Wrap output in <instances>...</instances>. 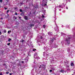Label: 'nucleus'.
Segmentation results:
<instances>
[{"instance_id":"680f3d73","label":"nucleus","mask_w":75,"mask_h":75,"mask_svg":"<svg viewBox=\"0 0 75 75\" xmlns=\"http://www.w3.org/2000/svg\"><path fill=\"white\" fill-rule=\"evenodd\" d=\"M39 68H40L41 67H39Z\"/></svg>"},{"instance_id":"864d4df0","label":"nucleus","mask_w":75,"mask_h":75,"mask_svg":"<svg viewBox=\"0 0 75 75\" xmlns=\"http://www.w3.org/2000/svg\"><path fill=\"white\" fill-rule=\"evenodd\" d=\"M28 56H30V55L29 54H28Z\"/></svg>"},{"instance_id":"ea45409f","label":"nucleus","mask_w":75,"mask_h":75,"mask_svg":"<svg viewBox=\"0 0 75 75\" xmlns=\"http://www.w3.org/2000/svg\"><path fill=\"white\" fill-rule=\"evenodd\" d=\"M1 20H3V18H1Z\"/></svg>"},{"instance_id":"603ef678","label":"nucleus","mask_w":75,"mask_h":75,"mask_svg":"<svg viewBox=\"0 0 75 75\" xmlns=\"http://www.w3.org/2000/svg\"><path fill=\"white\" fill-rule=\"evenodd\" d=\"M56 35H55L54 36H56Z\"/></svg>"},{"instance_id":"c756f323","label":"nucleus","mask_w":75,"mask_h":75,"mask_svg":"<svg viewBox=\"0 0 75 75\" xmlns=\"http://www.w3.org/2000/svg\"><path fill=\"white\" fill-rule=\"evenodd\" d=\"M6 74H9V71H7V72H6Z\"/></svg>"},{"instance_id":"6ab92c4d","label":"nucleus","mask_w":75,"mask_h":75,"mask_svg":"<svg viewBox=\"0 0 75 75\" xmlns=\"http://www.w3.org/2000/svg\"><path fill=\"white\" fill-rule=\"evenodd\" d=\"M4 33H6V30H4Z\"/></svg>"},{"instance_id":"0eeeda50","label":"nucleus","mask_w":75,"mask_h":75,"mask_svg":"<svg viewBox=\"0 0 75 75\" xmlns=\"http://www.w3.org/2000/svg\"><path fill=\"white\" fill-rule=\"evenodd\" d=\"M37 56H38L37 53H35L34 55V58H36V57H37Z\"/></svg>"},{"instance_id":"e433bc0d","label":"nucleus","mask_w":75,"mask_h":75,"mask_svg":"<svg viewBox=\"0 0 75 75\" xmlns=\"http://www.w3.org/2000/svg\"><path fill=\"white\" fill-rule=\"evenodd\" d=\"M59 7H61V5H59Z\"/></svg>"},{"instance_id":"c9c22d12","label":"nucleus","mask_w":75,"mask_h":75,"mask_svg":"<svg viewBox=\"0 0 75 75\" xmlns=\"http://www.w3.org/2000/svg\"><path fill=\"white\" fill-rule=\"evenodd\" d=\"M3 66H6V64H3Z\"/></svg>"},{"instance_id":"052dcab7","label":"nucleus","mask_w":75,"mask_h":75,"mask_svg":"<svg viewBox=\"0 0 75 75\" xmlns=\"http://www.w3.org/2000/svg\"><path fill=\"white\" fill-rule=\"evenodd\" d=\"M67 67H69V66H67Z\"/></svg>"},{"instance_id":"37998d69","label":"nucleus","mask_w":75,"mask_h":75,"mask_svg":"<svg viewBox=\"0 0 75 75\" xmlns=\"http://www.w3.org/2000/svg\"><path fill=\"white\" fill-rule=\"evenodd\" d=\"M15 15H17V13H16Z\"/></svg>"},{"instance_id":"4d7b16f0","label":"nucleus","mask_w":75,"mask_h":75,"mask_svg":"<svg viewBox=\"0 0 75 75\" xmlns=\"http://www.w3.org/2000/svg\"><path fill=\"white\" fill-rule=\"evenodd\" d=\"M50 1H51L52 0H49Z\"/></svg>"},{"instance_id":"5fc2aeb1","label":"nucleus","mask_w":75,"mask_h":75,"mask_svg":"<svg viewBox=\"0 0 75 75\" xmlns=\"http://www.w3.org/2000/svg\"><path fill=\"white\" fill-rule=\"evenodd\" d=\"M7 16H9V15H8V14H7Z\"/></svg>"},{"instance_id":"e2e57ef3","label":"nucleus","mask_w":75,"mask_h":75,"mask_svg":"<svg viewBox=\"0 0 75 75\" xmlns=\"http://www.w3.org/2000/svg\"><path fill=\"white\" fill-rule=\"evenodd\" d=\"M21 4H23V3H21Z\"/></svg>"},{"instance_id":"a19ab883","label":"nucleus","mask_w":75,"mask_h":75,"mask_svg":"<svg viewBox=\"0 0 75 75\" xmlns=\"http://www.w3.org/2000/svg\"><path fill=\"white\" fill-rule=\"evenodd\" d=\"M0 75H2V73H0Z\"/></svg>"},{"instance_id":"0e129e2a","label":"nucleus","mask_w":75,"mask_h":75,"mask_svg":"<svg viewBox=\"0 0 75 75\" xmlns=\"http://www.w3.org/2000/svg\"><path fill=\"white\" fill-rule=\"evenodd\" d=\"M59 10L60 11H61V10Z\"/></svg>"},{"instance_id":"5701e85b","label":"nucleus","mask_w":75,"mask_h":75,"mask_svg":"<svg viewBox=\"0 0 75 75\" xmlns=\"http://www.w3.org/2000/svg\"><path fill=\"white\" fill-rule=\"evenodd\" d=\"M21 42H24V40H22L21 41Z\"/></svg>"},{"instance_id":"dca6fc26","label":"nucleus","mask_w":75,"mask_h":75,"mask_svg":"<svg viewBox=\"0 0 75 75\" xmlns=\"http://www.w3.org/2000/svg\"><path fill=\"white\" fill-rule=\"evenodd\" d=\"M4 16V13H3L2 15H1V17H3Z\"/></svg>"},{"instance_id":"69168bd1","label":"nucleus","mask_w":75,"mask_h":75,"mask_svg":"<svg viewBox=\"0 0 75 75\" xmlns=\"http://www.w3.org/2000/svg\"><path fill=\"white\" fill-rule=\"evenodd\" d=\"M43 67H44V66H43Z\"/></svg>"},{"instance_id":"bf43d9fd","label":"nucleus","mask_w":75,"mask_h":75,"mask_svg":"<svg viewBox=\"0 0 75 75\" xmlns=\"http://www.w3.org/2000/svg\"><path fill=\"white\" fill-rule=\"evenodd\" d=\"M52 63H53V62H52Z\"/></svg>"},{"instance_id":"f704fd0d","label":"nucleus","mask_w":75,"mask_h":75,"mask_svg":"<svg viewBox=\"0 0 75 75\" xmlns=\"http://www.w3.org/2000/svg\"><path fill=\"white\" fill-rule=\"evenodd\" d=\"M45 27V25H43V27H44V28H44V27Z\"/></svg>"},{"instance_id":"393cba45","label":"nucleus","mask_w":75,"mask_h":75,"mask_svg":"<svg viewBox=\"0 0 75 75\" xmlns=\"http://www.w3.org/2000/svg\"><path fill=\"white\" fill-rule=\"evenodd\" d=\"M7 45H10V43H8Z\"/></svg>"},{"instance_id":"f257e3e1","label":"nucleus","mask_w":75,"mask_h":75,"mask_svg":"<svg viewBox=\"0 0 75 75\" xmlns=\"http://www.w3.org/2000/svg\"><path fill=\"white\" fill-rule=\"evenodd\" d=\"M55 39L52 37L50 39L49 43L50 44V46L49 47L47 48L48 51H51V50L53 48H57L58 47V45H56V43H53V42L55 41Z\"/></svg>"},{"instance_id":"9b49d317","label":"nucleus","mask_w":75,"mask_h":75,"mask_svg":"<svg viewBox=\"0 0 75 75\" xmlns=\"http://www.w3.org/2000/svg\"><path fill=\"white\" fill-rule=\"evenodd\" d=\"M64 71H65L64 70L61 69L60 72L62 73H64Z\"/></svg>"},{"instance_id":"20e7f679","label":"nucleus","mask_w":75,"mask_h":75,"mask_svg":"<svg viewBox=\"0 0 75 75\" xmlns=\"http://www.w3.org/2000/svg\"><path fill=\"white\" fill-rule=\"evenodd\" d=\"M67 52H69V53H70V55L69 56H71L72 57V56H73V55H74V52H70V49H69V48H67Z\"/></svg>"},{"instance_id":"a211bd4d","label":"nucleus","mask_w":75,"mask_h":75,"mask_svg":"<svg viewBox=\"0 0 75 75\" xmlns=\"http://www.w3.org/2000/svg\"><path fill=\"white\" fill-rule=\"evenodd\" d=\"M52 69H53V70H54V71L55 70V68L54 67H52Z\"/></svg>"},{"instance_id":"aec40b11","label":"nucleus","mask_w":75,"mask_h":75,"mask_svg":"<svg viewBox=\"0 0 75 75\" xmlns=\"http://www.w3.org/2000/svg\"><path fill=\"white\" fill-rule=\"evenodd\" d=\"M9 11H10L9 10H8L7 11V13H6L7 14H8V13Z\"/></svg>"},{"instance_id":"423d86ee","label":"nucleus","mask_w":75,"mask_h":75,"mask_svg":"<svg viewBox=\"0 0 75 75\" xmlns=\"http://www.w3.org/2000/svg\"><path fill=\"white\" fill-rule=\"evenodd\" d=\"M29 59V58H28V56L25 59V62H27V61H28V59Z\"/></svg>"},{"instance_id":"ddd939ff","label":"nucleus","mask_w":75,"mask_h":75,"mask_svg":"<svg viewBox=\"0 0 75 75\" xmlns=\"http://www.w3.org/2000/svg\"><path fill=\"white\" fill-rule=\"evenodd\" d=\"M48 34L49 35H52V33H51V32H48Z\"/></svg>"},{"instance_id":"2f4dec72","label":"nucleus","mask_w":75,"mask_h":75,"mask_svg":"<svg viewBox=\"0 0 75 75\" xmlns=\"http://www.w3.org/2000/svg\"><path fill=\"white\" fill-rule=\"evenodd\" d=\"M36 51V49H33V51Z\"/></svg>"},{"instance_id":"bb28decb","label":"nucleus","mask_w":75,"mask_h":75,"mask_svg":"<svg viewBox=\"0 0 75 75\" xmlns=\"http://www.w3.org/2000/svg\"><path fill=\"white\" fill-rule=\"evenodd\" d=\"M49 71L50 72H51L52 71V70H50Z\"/></svg>"},{"instance_id":"473e14b6","label":"nucleus","mask_w":75,"mask_h":75,"mask_svg":"<svg viewBox=\"0 0 75 75\" xmlns=\"http://www.w3.org/2000/svg\"><path fill=\"white\" fill-rule=\"evenodd\" d=\"M44 6H47V3H46V4H44Z\"/></svg>"},{"instance_id":"4c0bfd02","label":"nucleus","mask_w":75,"mask_h":75,"mask_svg":"<svg viewBox=\"0 0 75 75\" xmlns=\"http://www.w3.org/2000/svg\"><path fill=\"white\" fill-rule=\"evenodd\" d=\"M1 34H2L1 32H0V35H1Z\"/></svg>"},{"instance_id":"c85d7f7f","label":"nucleus","mask_w":75,"mask_h":75,"mask_svg":"<svg viewBox=\"0 0 75 75\" xmlns=\"http://www.w3.org/2000/svg\"><path fill=\"white\" fill-rule=\"evenodd\" d=\"M40 39H43V38L42 36H41Z\"/></svg>"},{"instance_id":"8fccbe9b","label":"nucleus","mask_w":75,"mask_h":75,"mask_svg":"<svg viewBox=\"0 0 75 75\" xmlns=\"http://www.w3.org/2000/svg\"><path fill=\"white\" fill-rule=\"evenodd\" d=\"M15 9H16H16H17V8H15Z\"/></svg>"},{"instance_id":"9d476101","label":"nucleus","mask_w":75,"mask_h":75,"mask_svg":"<svg viewBox=\"0 0 75 75\" xmlns=\"http://www.w3.org/2000/svg\"><path fill=\"white\" fill-rule=\"evenodd\" d=\"M24 18L25 20H28V17L27 16H25L24 17Z\"/></svg>"},{"instance_id":"7ed1b4c3","label":"nucleus","mask_w":75,"mask_h":75,"mask_svg":"<svg viewBox=\"0 0 75 75\" xmlns=\"http://www.w3.org/2000/svg\"><path fill=\"white\" fill-rule=\"evenodd\" d=\"M72 38V37L71 36H68L65 38V41L67 42L66 45H69L70 44V40Z\"/></svg>"},{"instance_id":"f8f14e48","label":"nucleus","mask_w":75,"mask_h":75,"mask_svg":"<svg viewBox=\"0 0 75 75\" xmlns=\"http://www.w3.org/2000/svg\"><path fill=\"white\" fill-rule=\"evenodd\" d=\"M62 34L61 35V36H63L64 37V36H65L66 35V34L65 33H62Z\"/></svg>"},{"instance_id":"de8ad7c7","label":"nucleus","mask_w":75,"mask_h":75,"mask_svg":"<svg viewBox=\"0 0 75 75\" xmlns=\"http://www.w3.org/2000/svg\"><path fill=\"white\" fill-rule=\"evenodd\" d=\"M46 48H45H45H44V50H46Z\"/></svg>"},{"instance_id":"3c124183","label":"nucleus","mask_w":75,"mask_h":75,"mask_svg":"<svg viewBox=\"0 0 75 75\" xmlns=\"http://www.w3.org/2000/svg\"><path fill=\"white\" fill-rule=\"evenodd\" d=\"M19 18H21V17H19Z\"/></svg>"},{"instance_id":"58836bf2","label":"nucleus","mask_w":75,"mask_h":75,"mask_svg":"<svg viewBox=\"0 0 75 75\" xmlns=\"http://www.w3.org/2000/svg\"><path fill=\"white\" fill-rule=\"evenodd\" d=\"M42 66H45V65L44 64H42Z\"/></svg>"},{"instance_id":"72a5a7b5","label":"nucleus","mask_w":75,"mask_h":75,"mask_svg":"<svg viewBox=\"0 0 75 75\" xmlns=\"http://www.w3.org/2000/svg\"><path fill=\"white\" fill-rule=\"evenodd\" d=\"M2 0H0V3H2Z\"/></svg>"},{"instance_id":"4be33fe9","label":"nucleus","mask_w":75,"mask_h":75,"mask_svg":"<svg viewBox=\"0 0 75 75\" xmlns=\"http://www.w3.org/2000/svg\"><path fill=\"white\" fill-rule=\"evenodd\" d=\"M13 18H15V20H16V19H17V17H16L15 16H14Z\"/></svg>"},{"instance_id":"1a4fd4ad","label":"nucleus","mask_w":75,"mask_h":75,"mask_svg":"<svg viewBox=\"0 0 75 75\" xmlns=\"http://www.w3.org/2000/svg\"><path fill=\"white\" fill-rule=\"evenodd\" d=\"M54 28L55 31H57V30H58V26H56V27H55V28Z\"/></svg>"},{"instance_id":"a18cd8bd","label":"nucleus","mask_w":75,"mask_h":75,"mask_svg":"<svg viewBox=\"0 0 75 75\" xmlns=\"http://www.w3.org/2000/svg\"><path fill=\"white\" fill-rule=\"evenodd\" d=\"M62 27H64V25H62Z\"/></svg>"},{"instance_id":"c03bdc74","label":"nucleus","mask_w":75,"mask_h":75,"mask_svg":"<svg viewBox=\"0 0 75 75\" xmlns=\"http://www.w3.org/2000/svg\"><path fill=\"white\" fill-rule=\"evenodd\" d=\"M22 63H24V61H22L21 62Z\"/></svg>"},{"instance_id":"6e6552de","label":"nucleus","mask_w":75,"mask_h":75,"mask_svg":"<svg viewBox=\"0 0 75 75\" xmlns=\"http://www.w3.org/2000/svg\"><path fill=\"white\" fill-rule=\"evenodd\" d=\"M71 66H74V64L72 62H71V63L70 64Z\"/></svg>"},{"instance_id":"b1692460","label":"nucleus","mask_w":75,"mask_h":75,"mask_svg":"<svg viewBox=\"0 0 75 75\" xmlns=\"http://www.w3.org/2000/svg\"><path fill=\"white\" fill-rule=\"evenodd\" d=\"M20 12H22V11H22V10L21 9H20Z\"/></svg>"},{"instance_id":"49530a36","label":"nucleus","mask_w":75,"mask_h":75,"mask_svg":"<svg viewBox=\"0 0 75 75\" xmlns=\"http://www.w3.org/2000/svg\"><path fill=\"white\" fill-rule=\"evenodd\" d=\"M66 9H68V7H66Z\"/></svg>"},{"instance_id":"f3484780","label":"nucleus","mask_w":75,"mask_h":75,"mask_svg":"<svg viewBox=\"0 0 75 75\" xmlns=\"http://www.w3.org/2000/svg\"><path fill=\"white\" fill-rule=\"evenodd\" d=\"M11 39L9 38L8 40V41H9V42H10V41H11Z\"/></svg>"},{"instance_id":"4468645a","label":"nucleus","mask_w":75,"mask_h":75,"mask_svg":"<svg viewBox=\"0 0 75 75\" xmlns=\"http://www.w3.org/2000/svg\"><path fill=\"white\" fill-rule=\"evenodd\" d=\"M66 28H70L69 27V25H66Z\"/></svg>"},{"instance_id":"f03ea898","label":"nucleus","mask_w":75,"mask_h":75,"mask_svg":"<svg viewBox=\"0 0 75 75\" xmlns=\"http://www.w3.org/2000/svg\"><path fill=\"white\" fill-rule=\"evenodd\" d=\"M34 66H42V65H40V64H41V63H40L38 62V64L35 61H36V59H37V60L38 59H40V57H36L34 58ZM40 65V66H39Z\"/></svg>"},{"instance_id":"6e6d98bb","label":"nucleus","mask_w":75,"mask_h":75,"mask_svg":"<svg viewBox=\"0 0 75 75\" xmlns=\"http://www.w3.org/2000/svg\"><path fill=\"white\" fill-rule=\"evenodd\" d=\"M61 44H62V42H61Z\"/></svg>"},{"instance_id":"412c9836","label":"nucleus","mask_w":75,"mask_h":75,"mask_svg":"<svg viewBox=\"0 0 75 75\" xmlns=\"http://www.w3.org/2000/svg\"><path fill=\"white\" fill-rule=\"evenodd\" d=\"M21 16H24V13H22L21 14Z\"/></svg>"},{"instance_id":"cd10ccee","label":"nucleus","mask_w":75,"mask_h":75,"mask_svg":"<svg viewBox=\"0 0 75 75\" xmlns=\"http://www.w3.org/2000/svg\"><path fill=\"white\" fill-rule=\"evenodd\" d=\"M9 17L8 16H6V18H8Z\"/></svg>"},{"instance_id":"09e8293b","label":"nucleus","mask_w":75,"mask_h":75,"mask_svg":"<svg viewBox=\"0 0 75 75\" xmlns=\"http://www.w3.org/2000/svg\"><path fill=\"white\" fill-rule=\"evenodd\" d=\"M67 70H68V71H69V70H70V69H67Z\"/></svg>"},{"instance_id":"a878e982","label":"nucleus","mask_w":75,"mask_h":75,"mask_svg":"<svg viewBox=\"0 0 75 75\" xmlns=\"http://www.w3.org/2000/svg\"><path fill=\"white\" fill-rule=\"evenodd\" d=\"M10 32H11V31H8V34H9L10 33Z\"/></svg>"},{"instance_id":"13d9d810","label":"nucleus","mask_w":75,"mask_h":75,"mask_svg":"<svg viewBox=\"0 0 75 75\" xmlns=\"http://www.w3.org/2000/svg\"><path fill=\"white\" fill-rule=\"evenodd\" d=\"M45 11H45H45H44V12H45Z\"/></svg>"},{"instance_id":"79ce46f5","label":"nucleus","mask_w":75,"mask_h":75,"mask_svg":"<svg viewBox=\"0 0 75 75\" xmlns=\"http://www.w3.org/2000/svg\"><path fill=\"white\" fill-rule=\"evenodd\" d=\"M5 8V10H7V8Z\"/></svg>"},{"instance_id":"2eb2a0df","label":"nucleus","mask_w":75,"mask_h":75,"mask_svg":"<svg viewBox=\"0 0 75 75\" xmlns=\"http://www.w3.org/2000/svg\"><path fill=\"white\" fill-rule=\"evenodd\" d=\"M30 25L31 27H34V24H31Z\"/></svg>"},{"instance_id":"7c9ffc66","label":"nucleus","mask_w":75,"mask_h":75,"mask_svg":"<svg viewBox=\"0 0 75 75\" xmlns=\"http://www.w3.org/2000/svg\"><path fill=\"white\" fill-rule=\"evenodd\" d=\"M42 17H43V18H44V17H44V15H42Z\"/></svg>"},{"instance_id":"39448f33","label":"nucleus","mask_w":75,"mask_h":75,"mask_svg":"<svg viewBox=\"0 0 75 75\" xmlns=\"http://www.w3.org/2000/svg\"><path fill=\"white\" fill-rule=\"evenodd\" d=\"M64 62L65 65H68V64H69V61H68L66 60V61H64Z\"/></svg>"}]
</instances>
